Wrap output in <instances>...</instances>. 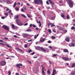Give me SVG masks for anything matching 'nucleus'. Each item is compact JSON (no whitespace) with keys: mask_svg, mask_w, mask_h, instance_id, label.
I'll return each mask as SVG.
<instances>
[{"mask_svg":"<svg viewBox=\"0 0 75 75\" xmlns=\"http://www.w3.org/2000/svg\"><path fill=\"white\" fill-rule=\"evenodd\" d=\"M34 2L36 4L38 5H40V4H42L43 3L42 2V0H35Z\"/></svg>","mask_w":75,"mask_h":75,"instance_id":"nucleus-1","label":"nucleus"},{"mask_svg":"<svg viewBox=\"0 0 75 75\" xmlns=\"http://www.w3.org/2000/svg\"><path fill=\"white\" fill-rule=\"evenodd\" d=\"M68 3H69V6L70 7L72 8L73 7V1L72 0H66Z\"/></svg>","mask_w":75,"mask_h":75,"instance_id":"nucleus-2","label":"nucleus"},{"mask_svg":"<svg viewBox=\"0 0 75 75\" xmlns=\"http://www.w3.org/2000/svg\"><path fill=\"white\" fill-rule=\"evenodd\" d=\"M16 22L18 25L21 26L23 25V23L22 22H21L20 20L19 19H17L16 20Z\"/></svg>","mask_w":75,"mask_h":75,"instance_id":"nucleus-3","label":"nucleus"},{"mask_svg":"<svg viewBox=\"0 0 75 75\" xmlns=\"http://www.w3.org/2000/svg\"><path fill=\"white\" fill-rule=\"evenodd\" d=\"M2 27L3 28L6 30H7V31H8L9 30L10 28L9 27L7 26L4 25L2 26Z\"/></svg>","mask_w":75,"mask_h":75,"instance_id":"nucleus-4","label":"nucleus"},{"mask_svg":"<svg viewBox=\"0 0 75 75\" xmlns=\"http://www.w3.org/2000/svg\"><path fill=\"white\" fill-rule=\"evenodd\" d=\"M6 64V62L5 61H2L0 62V65L1 66H4Z\"/></svg>","mask_w":75,"mask_h":75,"instance_id":"nucleus-5","label":"nucleus"},{"mask_svg":"<svg viewBox=\"0 0 75 75\" xmlns=\"http://www.w3.org/2000/svg\"><path fill=\"white\" fill-rule=\"evenodd\" d=\"M42 68V75H45V71H44V67H43V65H41Z\"/></svg>","mask_w":75,"mask_h":75,"instance_id":"nucleus-6","label":"nucleus"},{"mask_svg":"<svg viewBox=\"0 0 75 75\" xmlns=\"http://www.w3.org/2000/svg\"><path fill=\"white\" fill-rule=\"evenodd\" d=\"M48 1H49L50 3L51 4L53 5H52V7H54V3L53 2V1H52L51 0H48Z\"/></svg>","mask_w":75,"mask_h":75,"instance_id":"nucleus-7","label":"nucleus"},{"mask_svg":"<svg viewBox=\"0 0 75 75\" xmlns=\"http://www.w3.org/2000/svg\"><path fill=\"white\" fill-rule=\"evenodd\" d=\"M63 51L64 52H66V53H68L69 52V51L67 49H64L63 50Z\"/></svg>","mask_w":75,"mask_h":75,"instance_id":"nucleus-8","label":"nucleus"},{"mask_svg":"<svg viewBox=\"0 0 75 75\" xmlns=\"http://www.w3.org/2000/svg\"><path fill=\"white\" fill-rule=\"evenodd\" d=\"M16 49L18 51H19V52H23V51L22 50L19 48L18 47H16Z\"/></svg>","mask_w":75,"mask_h":75,"instance_id":"nucleus-9","label":"nucleus"},{"mask_svg":"<svg viewBox=\"0 0 75 75\" xmlns=\"http://www.w3.org/2000/svg\"><path fill=\"white\" fill-rule=\"evenodd\" d=\"M65 40L67 41V42H69L70 41V39L68 37H67L65 39Z\"/></svg>","mask_w":75,"mask_h":75,"instance_id":"nucleus-10","label":"nucleus"},{"mask_svg":"<svg viewBox=\"0 0 75 75\" xmlns=\"http://www.w3.org/2000/svg\"><path fill=\"white\" fill-rule=\"evenodd\" d=\"M62 59H63L64 60V61H68V60L69 59L67 57H63L62 58Z\"/></svg>","mask_w":75,"mask_h":75,"instance_id":"nucleus-11","label":"nucleus"},{"mask_svg":"<svg viewBox=\"0 0 75 75\" xmlns=\"http://www.w3.org/2000/svg\"><path fill=\"white\" fill-rule=\"evenodd\" d=\"M56 70L54 69L52 75H55V74H56Z\"/></svg>","mask_w":75,"mask_h":75,"instance_id":"nucleus-12","label":"nucleus"},{"mask_svg":"<svg viewBox=\"0 0 75 75\" xmlns=\"http://www.w3.org/2000/svg\"><path fill=\"white\" fill-rule=\"evenodd\" d=\"M45 41V39L44 38L40 40V42H43Z\"/></svg>","mask_w":75,"mask_h":75,"instance_id":"nucleus-13","label":"nucleus"},{"mask_svg":"<svg viewBox=\"0 0 75 75\" xmlns=\"http://www.w3.org/2000/svg\"><path fill=\"white\" fill-rule=\"evenodd\" d=\"M40 50H42L44 52H46V50L44 48L42 47H40Z\"/></svg>","mask_w":75,"mask_h":75,"instance_id":"nucleus-14","label":"nucleus"},{"mask_svg":"<svg viewBox=\"0 0 75 75\" xmlns=\"http://www.w3.org/2000/svg\"><path fill=\"white\" fill-rule=\"evenodd\" d=\"M4 42V43H5V44H6V47H7L8 48H11V46H10V45H9V44H8L7 43H6L5 42Z\"/></svg>","mask_w":75,"mask_h":75,"instance_id":"nucleus-15","label":"nucleus"},{"mask_svg":"<svg viewBox=\"0 0 75 75\" xmlns=\"http://www.w3.org/2000/svg\"><path fill=\"white\" fill-rule=\"evenodd\" d=\"M18 17H19V16H18V15H16L15 16L14 18V19H18Z\"/></svg>","mask_w":75,"mask_h":75,"instance_id":"nucleus-16","label":"nucleus"},{"mask_svg":"<svg viewBox=\"0 0 75 75\" xmlns=\"http://www.w3.org/2000/svg\"><path fill=\"white\" fill-rule=\"evenodd\" d=\"M71 75H75V71H74L71 72Z\"/></svg>","mask_w":75,"mask_h":75,"instance_id":"nucleus-17","label":"nucleus"},{"mask_svg":"<svg viewBox=\"0 0 75 75\" xmlns=\"http://www.w3.org/2000/svg\"><path fill=\"white\" fill-rule=\"evenodd\" d=\"M6 2L8 4H10V3H11V1L10 0H7Z\"/></svg>","mask_w":75,"mask_h":75,"instance_id":"nucleus-18","label":"nucleus"},{"mask_svg":"<svg viewBox=\"0 0 75 75\" xmlns=\"http://www.w3.org/2000/svg\"><path fill=\"white\" fill-rule=\"evenodd\" d=\"M23 36L24 38H25V37L27 36V34H23Z\"/></svg>","mask_w":75,"mask_h":75,"instance_id":"nucleus-19","label":"nucleus"},{"mask_svg":"<svg viewBox=\"0 0 75 75\" xmlns=\"http://www.w3.org/2000/svg\"><path fill=\"white\" fill-rule=\"evenodd\" d=\"M72 68H74V67H75V63H73L72 64V66H71Z\"/></svg>","mask_w":75,"mask_h":75,"instance_id":"nucleus-20","label":"nucleus"},{"mask_svg":"<svg viewBox=\"0 0 75 75\" xmlns=\"http://www.w3.org/2000/svg\"><path fill=\"white\" fill-rule=\"evenodd\" d=\"M47 72L49 75H50V69H49L48 70H47Z\"/></svg>","mask_w":75,"mask_h":75,"instance_id":"nucleus-21","label":"nucleus"},{"mask_svg":"<svg viewBox=\"0 0 75 75\" xmlns=\"http://www.w3.org/2000/svg\"><path fill=\"white\" fill-rule=\"evenodd\" d=\"M61 16L62 18H64L65 17V15L64 14L62 13L61 15Z\"/></svg>","mask_w":75,"mask_h":75,"instance_id":"nucleus-22","label":"nucleus"},{"mask_svg":"<svg viewBox=\"0 0 75 75\" xmlns=\"http://www.w3.org/2000/svg\"><path fill=\"white\" fill-rule=\"evenodd\" d=\"M71 44V47H75V44L74 43H72Z\"/></svg>","mask_w":75,"mask_h":75,"instance_id":"nucleus-23","label":"nucleus"},{"mask_svg":"<svg viewBox=\"0 0 75 75\" xmlns=\"http://www.w3.org/2000/svg\"><path fill=\"white\" fill-rule=\"evenodd\" d=\"M16 67H17L18 68H20V65H19V64H16Z\"/></svg>","mask_w":75,"mask_h":75,"instance_id":"nucleus-24","label":"nucleus"},{"mask_svg":"<svg viewBox=\"0 0 75 75\" xmlns=\"http://www.w3.org/2000/svg\"><path fill=\"white\" fill-rule=\"evenodd\" d=\"M11 26L13 28H15V25H14V24H12L11 25Z\"/></svg>","mask_w":75,"mask_h":75,"instance_id":"nucleus-25","label":"nucleus"},{"mask_svg":"<svg viewBox=\"0 0 75 75\" xmlns=\"http://www.w3.org/2000/svg\"><path fill=\"white\" fill-rule=\"evenodd\" d=\"M66 18H67V19L68 20H69V19H70L69 16V15H68L67 16Z\"/></svg>","mask_w":75,"mask_h":75,"instance_id":"nucleus-26","label":"nucleus"},{"mask_svg":"<svg viewBox=\"0 0 75 75\" xmlns=\"http://www.w3.org/2000/svg\"><path fill=\"white\" fill-rule=\"evenodd\" d=\"M16 10H19V8L18 6H16L15 8Z\"/></svg>","mask_w":75,"mask_h":75,"instance_id":"nucleus-27","label":"nucleus"},{"mask_svg":"<svg viewBox=\"0 0 75 75\" xmlns=\"http://www.w3.org/2000/svg\"><path fill=\"white\" fill-rule=\"evenodd\" d=\"M26 31H27L28 32H31L32 31V30H31V29H28L26 30Z\"/></svg>","mask_w":75,"mask_h":75,"instance_id":"nucleus-28","label":"nucleus"},{"mask_svg":"<svg viewBox=\"0 0 75 75\" xmlns=\"http://www.w3.org/2000/svg\"><path fill=\"white\" fill-rule=\"evenodd\" d=\"M55 25L52 23L51 25V27H55Z\"/></svg>","mask_w":75,"mask_h":75,"instance_id":"nucleus-29","label":"nucleus"},{"mask_svg":"<svg viewBox=\"0 0 75 75\" xmlns=\"http://www.w3.org/2000/svg\"><path fill=\"white\" fill-rule=\"evenodd\" d=\"M32 52V50H28V53H30V52Z\"/></svg>","mask_w":75,"mask_h":75,"instance_id":"nucleus-30","label":"nucleus"},{"mask_svg":"<svg viewBox=\"0 0 75 75\" xmlns=\"http://www.w3.org/2000/svg\"><path fill=\"white\" fill-rule=\"evenodd\" d=\"M16 6V2H15L13 5V7H15Z\"/></svg>","mask_w":75,"mask_h":75,"instance_id":"nucleus-31","label":"nucleus"},{"mask_svg":"<svg viewBox=\"0 0 75 75\" xmlns=\"http://www.w3.org/2000/svg\"><path fill=\"white\" fill-rule=\"evenodd\" d=\"M27 16L29 18H31V16H30L29 14H27Z\"/></svg>","mask_w":75,"mask_h":75,"instance_id":"nucleus-32","label":"nucleus"},{"mask_svg":"<svg viewBox=\"0 0 75 75\" xmlns=\"http://www.w3.org/2000/svg\"><path fill=\"white\" fill-rule=\"evenodd\" d=\"M48 31L49 33H51V29H48Z\"/></svg>","mask_w":75,"mask_h":75,"instance_id":"nucleus-33","label":"nucleus"},{"mask_svg":"<svg viewBox=\"0 0 75 75\" xmlns=\"http://www.w3.org/2000/svg\"><path fill=\"white\" fill-rule=\"evenodd\" d=\"M24 47L25 48H27V47H28V45L27 44H25L24 45Z\"/></svg>","mask_w":75,"mask_h":75,"instance_id":"nucleus-34","label":"nucleus"},{"mask_svg":"<svg viewBox=\"0 0 75 75\" xmlns=\"http://www.w3.org/2000/svg\"><path fill=\"white\" fill-rule=\"evenodd\" d=\"M51 24H52V23H49L48 24V26H50V25H51Z\"/></svg>","mask_w":75,"mask_h":75,"instance_id":"nucleus-35","label":"nucleus"},{"mask_svg":"<svg viewBox=\"0 0 75 75\" xmlns=\"http://www.w3.org/2000/svg\"><path fill=\"white\" fill-rule=\"evenodd\" d=\"M8 73L9 75H11V71H10L9 70L8 71Z\"/></svg>","mask_w":75,"mask_h":75,"instance_id":"nucleus-36","label":"nucleus"},{"mask_svg":"<svg viewBox=\"0 0 75 75\" xmlns=\"http://www.w3.org/2000/svg\"><path fill=\"white\" fill-rule=\"evenodd\" d=\"M46 4L48 5H49V2H48V1H46Z\"/></svg>","mask_w":75,"mask_h":75,"instance_id":"nucleus-37","label":"nucleus"},{"mask_svg":"<svg viewBox=\"0 0 75 75\" xmlns=\"http://www.w3.org/2000/svg\"><path fill=\"white\" fill-rule=\"evenodd\" d=\"M71 30H73V29H75V27L73 26L71 28Z\"/></svg>","mask_w":75,"mask_h":75,"instance_id":"nucleus-38","label":"nucleus"},{"mask_svg":"<svg viewBox=\"0 0 75 75\" xmlns=\"http://www.w3.org/2000/svg\"><path fill=\"white\" fill-rule=\"evenodd\" d=\"M21 16H22V17H25V15H24L23 14H22L21 15Z\"/></svg>","mask_w":75,"mask_h":75,"instance_id":"nucleus-39","label":"nucleus"},{"mask_svg":"<svg viewBox=\"0 0 75 75\" xmlns=\"http://www.w3.org/2000/svg\"><path fill=\"white\" fill-rule=\"evenodd\" d=\"M5 16H8V13H6L5 14Z\"/></svg>","mask_w":75,"mask_h":75,"instance_id":"nucleus-40","label":"nucleus"},{"mask_svg":"<svg viewBox=\"0 0 75 75\" xmlns=\"http://www.w3.org/2000/svg\"><path fill=\"white\" fill-rule=\"evenodd\" d=\"M48 47L49 48H51V49H52V46H49Z\"/></svg>","mask_w":75,"mask_h":75,"instance_id":"nucleus-41","label":"nucleus"},{"mask_svg":"<svg viewBox=\"0 0 75 75\" xmlns=\"http://www.w3.org/2000/svg\"><path fill=\"white\" fill-rule=\"evenodd\" d=\"M49 62L50 64H52V62H51V61H50V60L49 61Z\"/></svg>","mask_w":75,"mask_h":75,"instance_id":"nucleus-42","label":"nucleus"},{"mask_svg":"<svg viewBox=\"0 0 75 75\" xmlns=\"http://www.w3.org/2000/svg\"><path fill=\"white\" fill-rule=\"evenodd\" d=\"M48 43H51V41L50 40H49L48 42H47Z\"/></svg>","mask_w":75,"mask_h":75,"instance_id":"nucleus-43","label":"nucleus"},{"mask_svg":"<svg viewBox=\"0 0 75 75\" xmlns=\"http://www.w3.org/2000/svg\"><path fill=\"white\" fill-rule=\"evenodd\" d=\"M52 38H53V39H55V37L54 36H52Z\"/></svg>","mask_w":75,"mask_h":75,"instance_id":"nucleus-44","label":"nucleus"},{"mask_svg":"<svg viewBox=\"0 0 75 75\" xmlns=\"http://www.w3.org/2000/svg\"><path fill=\"white\" fill-rule=\"evenodd\" d=\"M21 11L22 12H24V9H21Z\"/></svg>","mask_w":75,"mask_h":75,"instance_id":"nucleus-45","label":"nucleus"},{"mask_svg":"<svg viewBox=\"0 0 75 75\" xmlns=\"http://www.w3.org/2000/svg\"><path fill=\"white\" fill-rule=\"evenodd\" d=\"M33 27L34 28H35V27H37V26H35V25H33Z\"/></svg>","mask_w":75,"mask_h":75,"instance_id":"nucleus-46","label":"nucleus"},{"mask_svg":"<svg viewBox=\"0 0 75 75\" xmlns=\"http://www.w3.org/2000/svg\"><path fill=\"white\" fill-rule=\"evenodd\" d=\"M23 8H24V10H27V7H23Z\"/></svg>","mask_w":75,"mask_h":75,"instance_id":"nucleus-47","label":"nucleus"},{"mask_svg":"<svg viewBox=\"0 0 75 75\" xmlns=\"http://www.w3.org/2000/svg\"><path fill=\"white\" fill-rule=\"evenodd\" d=\"M53 57H57V54H53Z\"/></svg>","mask_w":75,"mask_h":75,"instance_id":"nucleus-48","label":"nucleus"},{"mask_svg":"<svg viewBox=\"0 0 75 75\" xmlns=\"http://www.w3.org/2000/svg\"><path fill=\"white\" fill-rule=\"evenodd\" d=\"M27 62H28L29 63H30V64H31V62H30V61H29L28 60L27 61Z\"/></svg>","mask_w":75,"mask_h":75,"instance_id":"nucleus-49","label":"nucleus"},{"mask_svg":"<svg viewBox=\"0 0 75 75\" xmlns=\"http://www.w3.org/2000/svg\"><path fill=\"white\" fill-rule=\"evenodd\" d=\"M28 25V23H25L24 25H25V26H26V25Z\"/></svg>","mask_w":75,"mask_h":75,"instance_id":"nucleus-50","label":"nucleus"},{"mask_svg":"<svg viewBox=\"0 0 75 75\" xmlns=\"http://www.w3.org/2000/svg\"><path fill=\"white\" fill-rule=\"evenodd\" d=\"M37 36H36V35H35L34 36V38L35 39H36V38H37Z\"/></svg>","mask_w":75,"mask_h":75,"instance_id":"nucleus-51","label":"nucleus"},{"mask_svg":"<svg viewBox=\"0 0 75 75\" xmlns=\"http://www.w3.org/2000/svg\"><path fill=\"white\" fill-rule=\"evenodd\" d=\"M9 10V8H7L6 9V11H8Z\"/></svg>","mask_w":75,"mask_h":75,"instance_id":"nucleus-52","label":"nucleus"},{"mask_svg":"<svg viewBox=\"0 0 75 75\" xmlns=\"http://www.w3.org/2000/svg\"><path fill=\"white\" fill-rule=\"evenodd\" d=\"M33 26V24H30V27H32Z\"/></svg>","mask_w":75,"mask_h":75,"instance_id":"nucleus-53","label":"nucleus"},{"mask_svg":"<svg viewBox=\"0 0 75 75\" xmlns=\"http://www.w3.org/2000/svg\"><path fill=\"white\" fill-rule=\"evenodd\" d=\"M34 54H35V52H33V53H31V55H34Z\"/></svg>","mask_w":75,"mask_h":75,"instance_id":"nucleus-54","label":"nucleus"},{"mask_svg":"<svg viewBox=\"0 0 75 75\" xmlns=\"http://www.w3.org/2000/svg\"><path fill=\"white\" fill-rule=\"evenodd\" d=\"M15 75H19V74H18V73H16Z\"/></svg>","mask_w":75,"mask_h":75,"instance_id":"nucleus-55","label":"nucleus"},{"mask_svg":"<svg viewBox=\"0 0 75 75\" xmlns=\"http://www.w3.org/2000/svg\"><path fill=\"white\" fill-rule=\"evenodd\" d=\"M53 31L54 33H56V30H53Z\"/></svg>","mask_w":75,"mask_h":75,"instance_id":"nucleus-56","label":"nucleus"},{"mask_svg":"<svg viewBox=\"0 0 75 75\" xmlns=\"http://www.w3.org/2000/svg\"><path fill=\"white\" fill-rule=\"evenodd\" d=\"M1 18L2 19H4V18H4V16H2L1 17Z\"/></svg>","mask_w":75,"mask_h":75,"instance_id":"nucleus-57","label":"nucleus"},{"mask_svg":"<svg viewBox=\"0 0 75 75\" xmlns=\"http://www.w3.org/2000/svg\"><path fill=\"white\" fill-rule=\"evenodd\" d=\"M31 41H32V40H28V42H30Z\"/></svg>","mask_w":75,"mask_h":75,"instance_id":"nucleus-58","label":"nucleus"},{"mask_svg":"<svg viewBox=\"0 0 75 75\" xmlns=\"http://www.w3.org/2000/svg\"><path fill=\"white\" fill-rule=\"evenodd\" d=\"M23 6V3H22V4H21V7H22V6Z\"/></svg>","mask_w":75,"mask_h":75,"instance_id":"nucleus-59","label":"nucleus"},{"mask_svg":"<svg viewBox=\"0 0 75 75\" xmlns=\"http://www.w3.org/2000/svg\"><path fill=\"white\" fill-rule=\"evenodd\" d=\"M3 40H0V42H3Z\"/></svg>","mask_w":75,"mask_h":75,"instance_id":"nucleus-60","label":"nucleus"},{"mask_svg":"<svg viewBox=\"0 0 75 75\" xmlns=\"http://www.w3.org/2000/svg\"><path fill=\"white\" fill-rule=\"evenodd\" d=\"M37 57H37V56L36 57H34L33 58H37Z\"/></svg>","mask_w":75,"mask_h":75,"instance_id":"nucleus-61","label":"nucleus"},{"mask_svg":"<svg viewBox=\"0 0 75 75\" xmlns=\"http://www.w3.org/2000/svg\"><path fill=\"white\" fill-rule=\"evenodd\" d=\"M19 65H20V66H21L22 65V64H21V63H19Z\"/></svg>","mask_w":75,"mask_h":75,"instance_id":"nucleus-62","label":"nucleus"},{"mask_svg":"<svg viewBox=\"0 0 75 75\" xmlns=\"http://www.w3.org/2000/svg\"><path fill=\"white\" fill-rule=\"evenodd\" d=\"M14 37H15V38H17V36H16V35H14Z\"/></svg>","mask_w":75,"mask_h":75,"instance_id":"nucleus-63","label":"nucleus"},{"mask_svg":"<svg viewBox=\"0 0 75 75\" xmlns=\"http://www.w3.org/2000/svg\"><path fill=\"white\" fill-rule=\"evenodd\" d=\"M18 5H20V2H18Z\"/></svg>","mask_w":75,"mask_h":75,"instance_id":"nucleus-64","label":"nucleus"}]
</instances>
